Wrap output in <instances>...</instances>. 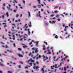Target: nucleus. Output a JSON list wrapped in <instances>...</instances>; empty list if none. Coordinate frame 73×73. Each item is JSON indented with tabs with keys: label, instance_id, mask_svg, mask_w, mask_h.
Masks as SVG:
<instances>
[{
	"label": "nucleus",
	"instance_id": "obj_1",
	"mask_svg": "<svg viewBox=\"0 0 73 73\" xmlns=\"http://www.w3.org/2000/svg\"><path fill=\"white\" fill-rule=\"evenodd\" d=\"M33 68L34 69H36L37 71L39 70V69H38V68H39V67L37 66H34L33 67Z\"/></svg>",
	"mask_w": 73,
	"mask_h": 73
},
{
	"label": "nucleus",
	"instance_id": "obj_2",
	"mask_svg": "<svg viewBox=\"0 0 73 73\" xmlns=\"http://www.w3.org/2000/svg\"><path fill=\"white\" fill-rule=\"evenodd\" d=\"M56 58V56H54V58H54V61H58V58H57L56 59V60H55V58Z\"/></svg>",
	"mask_w": 73,
	"mask_h": 73
},
{
	"label": "nucleus",
	"instance_id": "obj_3",
	"mask_svg": "<svg viewBox=\"0 0 73 73\" xmlns=\"http://www.w3.org/2000/svg\"><path fill=\"white\" fill-rule=\"evenodd\" d=\"M23 46V48H27L28 47V46H27L26 45L24 44H22Z\"/></svg>",
	"mask_w": 73,
	"mask_h": 73
},
{
	"label": "nucleus",
	"instance_id": "obj_4",
	"mask_svg": "<svg viewBox=\"0 0 73 73\" xmlns=\"http://www.w3.org/2000/svg\"><path fill=\"white\" fill-rule=\"evenodd\" d=\"M18 56H19V57H23V55L20 54H18Z\"/></svg>",
	"mask_w": 73,
	"mask_h": 73
},
{
	"label": "nucleus",
	"instance_id": "obj_5",
	"mask_svg": "<svg viewBox=\"0 0 73 73\" xmlns=\"http://www.w3.org/2000/svg\"><path fill=\"white\" fill-rule=\"evenodd\" d=\"M36 16H37V17H38V16H39V17H41V15L40 14H39V15L38 14H36Z\"/></svg>",
	"mask_w": 73,
	"mask_h": 73
},
{
	"label": "nucleus",
	"instance_id": "obj_6",
	"mask_svg": "<svg viewBox=\"0 0 73 73\" xmlns=\"http://www.w3.org/2000/svg\"><path fill=\"white\" fill-rule=\"evenodd\" d=\"M37 49H38V48H36L35 49V53H38V50H37Z\"/></svg>",
	"mask_w": 73,
	"mask_h": 73
},
{
	"label": "nucleus",
	"instance_id": "obj_7",
	"mask_svg": "<svg viewBox=\"0 0 73 73\" xmlns=\"http://www.w3.org/2000/svg\"><path fill=\"white\" fill-rule=\"evenodd\" d=\"M9 48V47L7 45H5V48Z\"/></svg>",
	"mask_w": 73,
	"mask_h": 73
},
{
	"label": "nucleus",
	"instance_id": "obj_8",
	"mask_svg": "<svg viewBox=\"0 0 73 73\" xmlns=\"http://www.w3.org/2000/svg\"><path fill=\"white\" fill-rule=\"evenodd\" d=\"M28 13H29V17H31V13L29 11L28 12Z\"/></svg>",
	"mask_w": 73,
	"mask_h": 73
},
{
	"label": "nucleus",
	"instance_id": "obj_9",
	"mask_svg": "<svg viewBox=\"0 0 73 73\" xmlns=\"http://www.w3.org/2000/svg\"><path fill=\"white\" fill-rule=\"evenodd\" d=\"M45 45H44L43 46V50H45Z\"/></svg>",
	"mask_w": 73,
	"mask_h": 73
},
{
	"label": "nucleus",
	"instance_id": "obj_10",
	"mask_svg": "<svg viewBox=\"0 0 73 73\" xmlns=\"http://www.w3.org/2000/svg\"><path fill=\"white\" fill-rule=\"evenodd\" d=\"M13 3L15 4V3H17V2L16 1V0H14V1L13 2Z\"/></svg>",
	"mask_w": 73,
	"mask_h": 73
},
{
	"label": "nucleus",
	"instance_id": "obj_11",
	"mask_svg": "<svg viewBox=\"0 0 73 73\" xmlns=\"http://www.w3.org/2000/svg\"><path fill=\"white\" fill-rule=\"evenodd\" d=\"M41 70L42 71V72H44V69L43 68H42L41 69Z\"/></svg>",
	"mask_w": 73,
	"mask_h": 73
},
{
	"label": "nucleus",
	"instance_id": "obj_12",
	"mask_svg": "<svg viewBox=\"0 0 73 73\" xmlns=\"http://www.w3.org/2000/svg\"><path fill=\"white\" fill-rule=\"evenodd\" d=\"M6 14L7 17H9V15H8V12L6 13Z\"/></svg>",
	"mask_w": 73,
	"mask_h": 73
},
{
	"label": "nucleus",
	"instance_id": "obj_13",
	"mask_svg": "<svg viewBox=\"0 0 73 73\" xmlns=\"http://www.w3.org/2000/svg\"><path fill=\"white\" fill-rule=\"evenodd\" d=\"M18 50H19V51H21V50H22V49H21V48H18Z\"/></svg>",
	"mask_w": 73,
	"mask_h": 73
},
{
	"label": "nucleus",
	"instance_id": "obj_14",
	"mask_svg": "<svg viewBox=\"0 0 73 73\" xmlns=\"http://www.w3.org/2000/svg\"><path fill=\"white\" fill-rule=\"evenodd\" d=\"M47 54H51V52H50V51L48 52L47 53Z\"/></svg>",
	"mask_w": 73,
	"mask_h": 73
},
{
	"label": "nucleus",
	"instance_id": "obj_15",
	"mask_svg": "<svg viewBox=\"0 0 73 73\" xmlns=\"http://www.w3.org/2000/svg\"><path fill=\"white\" fill-rule=\"evenodd\" d=\"M7 9H8V10H9V9H10L11 8H10V7L7 6Z\"/></svg>",
	"mask_w": 73,
	"mask_h": 73
},
{
	"label": "nucleus",
	"instance_id": "obj_16",
	"mask_svg": "<svg viewBox=\"0 0 73 73\" xmlns=\"http://www.w3.org/2000/svg\"><path fill=\"white\" fill-rule=\"evenodd\" d=\"M54 12L55 13H57V12H58V11H57V10H56L54 11Z\"/></svg>",
	"mask_w": 73,
	"mask_h": 73
},
{
	"label": "nucleus",
	"instance_id": "obj_17",
	"mask_svg": "<svg viewBox=\"0 0 73 73\" xmlns=\"http://www.w3.org/2000/svg\"><path fill=\"white\" fill-rule=\"evenodd\" d=\"M0 65H1V66H4V65L2 64H1V62H0Z\"/></svg>",
	"mask_w": 73,
	"mask_h": 73
},
{
	"label": "nucleus",
	"instance_id": "obj_18",
	"mask_svg": "<svg viewBox=\"0 0 73 73\" xmlns=\"http://www.w3.org/2000/svg\"><path fill=\"white\" fill-rule=\"evenodd\" d=\"M44 43H45L46 45H48L47 42L44 41Z\"/></svg>",
	"mask_w": 73,
	"mask_h": 73
},
{
	"label": "nucleus",
	"instance_id": "obj_19",
	"mask_svg": "<svg viewBox=\"0 0 73 73\" xmlns=\"http://www.w3.org/2000/svg\"><path fill=\"white\" fill-rule=\"evenodd\" d=\"M65 58H64V59L62 58V59L61 60V61H63V60H65Z\"/></svg>",
	"mask_w": 73,
	"mask_h": 73
},
{
	"label": "nucleus",
	"instance_id": "obj_20",
	"mask_svg": "<svg viewBox=\"0 0 73 73\" xmlns=\"http://www.w3.org/2000/svg\"><path fill=\"white\" fill-rule=\"evenodd\" d=\"M23 3H24V4H25V1H24V0H23Z\"/></svg>",
	"mask_w": 73,
	"mask_h": 73
},
{
	"label": "nucleus",
	"instance_id": "obj_21",
	"mask_svg": "<svg viewBox=\"0 0 73 73\" xmlns=\"http://www.w3.org/2000/svg\"><path fill=\"white\" fill-rule=\"evenodd\" d=\"M32 54V53H31V52H30V54H29V56H31Z\"/></svg>",
	"mask_w": 73,
	"mask_h": 73
},
{
	"label": "nucleus",
	"instance_id": "obj_22",
	"mask_svg": "<svg viewBox=\"0 0 73 73\" xmlns=\"http://www.w3.org/2000/svg\"><path fill=\"white\" fill-rule=\"evenodd\" d=\"M64 70L65 71L66 70V67H64Z\"/></svg>",
	"mask_w": 73,
	"mask_h": 73
},
{
	"label": "nucleus",
	"instance_id": "obj_23",
	"mask_svg": "<svg viewBox=\"0 0 73 73\" xmlns=\"http://www.w3.org/2000/svg\"><path fill=\"white\" fill-rule=\"evenodd\" d=\"M55 38H58V36L57 35H56Z\"/></svg>",
	"mask_w": 73,
	"mask_h": 73
},
{
	"label": "nucleus",
	"instance_id": "obj_24",
	"mask_svg": "<svg viewBox=\"0 0 73 73\" xmlns=\"http://www.w3.org/2000/svg\"><path fill=\"white\" fill-rule=\"evenodd\" d=\"M8 73H12V72H11V71H8Z\"/></svg>",
	"mask_w": 73,
	"mask_h": 73
},
{
	"label": "nucleus",
	"instance_id": "obj_25",
	"mask_svg": "<svg viewBox=\"0 0 73 73\" xmlns=\"http://www.w3.org/2000/svg\"><path fill=\"white\" fill-rule=\"evenodd\" d=\"M30 64V66H32V63H29Z\"/></svg>",
	"mask_w": 73,
	"mask_h": 73
},
{
	"label": "nucleus",
	"instance_id": "obj_26",
	"mask_svg": "<svg viewBox=\"0 0 73 73\" xmlns=\"http://www.w3.org/2000/svg\"><path fill=\"white\" fill-rule=\"evenodd\" d=\"M38 1V3L39 4H40V0H37Z\"/></svg>",
	"mask_w": 73,
	"mask_h": 73
},
{
	"label": "nucleus",
	"instance_id": "obj_27",
	"mask_svg": "<svg viewBox=\"0 0 73 73\" xmlns=\"http://www.w3.org/2000/svg\"><path fill=\"white\" fill-rule=\"evenodd\" d=\"M58 7V6H56L54 8V9H55V8H57V7Z\"/></svg>",
	"mask_w": 73,
	"mask_h": 73
},
{
	"label": "nucleus",
	"instance_id": "obj_28",
	"mask_svg": "<svg viewBox=\"0 0 73 73\" xmlns=\"http://www.w3.org/2000/svg\"><path fill=\"white\" fill-rule=\"evenodd\" d=\"M59 16H60V15H56V17H59Z\"/></svg>",
	"mask_w": 73,
	"mask_h": 73
},
{
	"label": "nucleus",
	"instance_id": "obj_29",
	"mask_svg": "<svg viewBox=\"0 0 73 73\" xmlns=\"http://www.w3.org/2000/svg\"><path fill=\"white\" fill-rule=\"evenodd\" d=\"M13 45L14 47H15V48L16 47V44H15V43H14L13 44Z\"/></svg>",
	"mask_w": 73,
	"mask_h": 73
},
{
	"label": "nucleus",
	"instance_id": "obj_30",
	"mask_svg": "<svg viewBox=\"0 0 73 73\" xmlns=\"http://www.w3.org/2000/svg\"><path fill=\"white\" fill-rule=\"evenodd\" d=\"M28 35H30V33H31V32L29 31H28Z\"/></svg>",
	"mask_w": 73,
	"mask_h": 73
},
{
	"label": "nucleus",
	"instance_id": "obj_31",
	"mask_svg": "<svg viewBox=\"0 0 73 73\" xmlns=\"http://www.w3.org/2000/svg\"><path fill=\"white\" fill-rule=\"evenodd\" d=\"M48 58L47 57H46V58L45 59H44V61H45V60H46V59H48Z\"/></svg>",
	"mask_w": 73,
	"mask_h": 73
},
{
	"label": "nucleus",
	"instance_id": "obj_32",
	"mask_svg": "<svg viewBox=\"0 0 73 73\" xmlns=\"http://www.w3.org/2000/svg\"><path fill=\"white\" fill-rule=\"evenodd\" d=\"M49 23H50V24H53V23L52 22H51V21H49Z\"/></svg>",
	"mask_w": 73,
	"mask_h": 73
},
{
	"label": "nucleus",
	"instance_id": "obj_33",
	"mask_svg": "<svg viewBox=\"0 0 73 73\" xmlns=\"http://www.w3.org/2000/svg\"><path fill=\"white\" fill-rule=\"evenodd\" d=\"M37 6L39 8H40L41 7V5H38Z\"/></svg>",
	"mask_w": 73,
	"mask_h": 73
},
{
	"label": "nucleus",
	"instance_id": "obj_34",
	"mask_svg": "<svg viewBox=\"0 0 73 73\" xmlns=\"http://www.w3.org/2000/svg\"><path fill=\"white\" fill-rule=\"evenodd\" d=\"M52 23L54 24H55V23H56V21H52Z\"/></svg>",
	"mask_w": 73,
	"mask_h": 73
},
{
	"label": "nucleus",
	"instance_id": "obj_35",
	"mask_svg": "<svg viewBox=\"0 0 73 73\" xmlns=\"http://www.w3.org/2000/svg\"><path fill=\"white\" fill-rule=\"evenodd\" d=\"M3 8V10H5V7H2Z\"/></svg>",
	"mask_w": 73,
	"mask_h": 73
},
{
	"label": "nucleus",
	"instance_id": "obj_36",
	"mask_svg": "<svg viewBox=\"0 0 73 73\" xmlns=\"http://www.w3.org/2000/svg\"><path fill=\"white\" fill-rule=\"evenodd\" d=\"M32 50H35V48H32Z\"/></svg>",
	"mask_w": 73,
	"mask_h": 73
},
{
	"label": "nucleus",
	"instance_id": "obj_37",
	"mask_svg": "<svg viewBox=\"0 0 73 73\" xmlns=\"http://www.w3.org/2000/svg\"><path fill=\"white\" fill-rule=\"evenodd\" d=\"M2 19H4V15H3L2 16Z\"/></svg>",
	"mask_w": 73,
	"mask_h": 73
},
{
	"label": "nucleus",
	"instance_id": "obj_38",
	"mask_svg": "<svg viewBox=\"0 0 73 73\" xmlns=\"http://www.w3.org/2000/svg\"><path fill=\"white\" fill-rule=\"evenodd\" d=\"M7 27V25H5L4 26V28H5V27Z\"/></svg>",
	"mask_w": 73,
	"mask_h": 73
},
{
	"label": "nucleus",
	"instance_id": "obj_39",
	"mask_svg": "<svg viewBox=\"0 0 73 73\" xmlns=\"http://www.w3.org/2000/svg\"><path fill=\"white\" fill-rule=\"evenodd\" d=\"M54 16V15L53 14L52 15H50L51 17H53V16Z\"/></svg>",
	"mask_w": 73,
	"mask_h": 73
},
{
	"label": "nucleus",
	"instance_id": "obj_40",
	"mask_svg": "<svg viewBox=\"0 0 73 73\" xmlns=\"http://www.w3.org/2000/svg\"><path fill=\"white\" fill-rule=\"evenodd\" d=\"M62 64H64V62H63L62 63V62H61L60 63V65H62Z\"/></svg>",
	"mask_w": 73,
	"mask_h": 73
},
{
	"label": "nucleus",
	"instance_id": "obj_41",
	"mask_svg": "<svg viewBox=\"0 0 73 73\" xmlns=\"http://www.w3.org/2000/svg\"><path fill=\"white\" fill-rule=\"evenodd\" d=\"M3 25H4L5 24V25H6L7 24L5 23H2Z\"/></svg>",
	"mask_w": 73,
	"mask_h": 73
},
{
	"label": "nucleus",
	"instance_id": "obj_42",
	"mask_svg": "<svg viewBox=\"0 0 73 73\" xmlns=\"http://www.w3.org/2000/svg\"><path fill=\"white\" fill-rule=\"evenodd\" d=\"M25 69H28V67L27 66H26L25 68Z\"/></svg>",
	"mask_w": 73,
	"mask_h": 73
},
{
	"label": "nucleus",
	"instance_id": "obj_43",
	"mask_svg": "<svg viewBox=\"0 0 73 73\" xmlns=\"http://www.w3.org/2000/svg\"><path fill=\"white\" fill-rule=\"evenodd\" d=\"M65 28V29L64 30V31H66V29Z\"/></svg>",
	"mask_w": 73,
	"mask_h": 73
},
{
	"label": "nucleus",
	"instance_id": "obj_44",
	"mask_svg": "<svg viewBox=\"0 0 73 73\" xmlns=\"http://www.w3.org/2000/svg\"><path fill=\"white\" fill-rule=\"evenodd\" d=\"M18 66L19 68H21V65H19Z\"/></svg>",
	"mask_w": 73,
	"mask_h": 73
},
{
	"label": "nucleus",
	"instance_id": "obj_45",
	"mask_svg": "<svg viewBox=\"0 0 73 73\" xmlns=\"http://www.w3.org/2000/svg\"><path fill=\"white\" fill-rule=\"evenodd\" d=\"M16 11H17V9H16V10H14L13 11L15 12H16Z\"/></svg>",
	"mask_w": 73,
	"mask_h": 73
},
{
	"label": "nucleus",
	"instance_id": "obj_46",
	"mask_svg": "<svg viewBox=\"0 0 73 73\" xmlns=\"http://www.w3.org/2000/svg\"><path fill=\"white\" fill-rule=\"evenodd\" d=\"M3 6H5L6 5H5V3H4L3 4Z\"/></svg>",
	"mask_w": 73,
	"mask_h": 73
},
{
	"label": "nucleus",
	"instance_id": "obj_47",
	"mask_svg": "<svg viewBox=\"0 0 73 73\" xmlns=\"http://www.w3.org/2000/svg\"><path fill=\"white\" fill-rule=\"evenodd\" d=\"M55 68H57V64H56L55 65Z\"/></svg>",
	"mask_w": 73,
	"mask_h": 73
},
{
	"label": "nucleus",
	"instance_id": "obj_48",
	"mask_svg": "<svg viewBox=\"0 0 73 73\" xmlns=\"http://www.w3.org/2000/svg\"><path fill=\"white\" fill-rule=\"evenodd\" d=\"M2 38L3 39H4V35H3L2 36Z\"/></svg>",
	"mask_w": 73,
	"mask_h": 73
},
{
	"label": "nucleus",
	"instance_id": "obj_49",
	"mask_svg": "<svg viewBox=\"0 0 73 73\" xmlns=\"http://www.w3.org/2000/svg\"><path fill=\"white\" fill-rule=\"evenodd\" d=\"M27 25V24H25V25L24 26V28H25V27Z\"/></svg>",
	"mask_w": 73,
	"mask_h": 73
},
{
	"label": "nucleus",
	"instance_id": "obj_50",
	"mask_svg": "<svg viewBox=\"0 0 73 73\" xmlns=\"http://www.w3.org/2000/svg\"><path fill=\"white\" fill-rule=\"evenodd\" d=\"M31 62H34V60H31Z\"/></svg>",
	"mask_w": 73,
	"mask_h": 73
},
{
	"label": "nucleus",
	"instance_id": "obj_51",
	"mask_svg": "<svg viewBox=\"0 0 73 73\" xmlns=\"http://www.w3.org/2000/svg\"><path fill=\"white\" fill-rule=\"evenodd\" d=\"M2 47H3V48H5V46H2Z\"/></svg>",
	"mask_w": 73,
	"mask_h": 73
},
{
	"label": "nucleus",
	"instance_id": "obj_52",
	"mask_svg": "<svg viewBox=\"0 0 73 73\" xmlns=\"http://www.w3.org/2000/svg\"><path fill=\"white\" fill-rule=\"evenodd\" d=\"M19 15L17 14L16 15V17H19Z\"/></svg>",
	"mask_w": 73,
	"mask_h": 73
},
{
	"label": "nucleus",
	"instance_id": "obj_53",
	"mask_svg": "<svg viewBox=\"0 0 73 73\" xmlns=\"http://www.w3.org/2000/svg\"><path fill=\"white\" fill-rule=\"evenodd\" d=\"M0 60H1V61L2 62H4V61H3V60L1 59H0Z\"/></svg>",
	"mask_w": 73,
	"mask_h": 73
},
{
	"label": "nucleus",
	"instance_id": "obj_54",
	"mask_svg": "<svg viewBox=\"0 0 73 73\" xmlns=\"http://www.w3.org/2000/svg\"><path fill=\"white\" fill-rule=\"evenodd\" d=\"M57 20H58V21H60V20H61V19H57Z\"/></svg>",
	"mask_w": 73,
	"mask_h": 73
},
{
	"label": "nucleus",
	"instance_id": "obj_55",
	"mask_svg": "<svg viewBox=\"0 0 73 73\" xmlns=\"http://www.w3.org/2000/svg\"><path fill=\"white\" fill-rule=\"evenodd\" d=\"M32 44V42H31L29 43V45H31Z\"/></svg>",
	"mask_w": 73,
	"mask_h": 73
},
{
	"label": "nucleus",
	"instance_id": "obj_56",
	"mask_svg": "<svg viewBox=\"0 0 73 73\" xmlns=\"http://www.w3.org/2000/svg\"><path fill=\"white\" fill-rule=\"evenodd\" d=\"M9 10L11 11H12V9H9Z\"/></svg>",
	"mask_w": 73,
	"mask_h": 73
},
{
	"label": "nucleus",
	"instance_id": "obj_57",
	"mask_svg": "<svg viewBox=\"0 0 73 73\" xmlns=\"http://www.w3.org/2000/svg\"><path fill=\"white\" fill-rule=\"evenodd\" d=\"M60 15L61 16H63V17H64V15H63L62 14H61Z\"/></svg>",
	"mask_w": 73,
	"mask_h": 73
},
{
	"label": "nucleus",
	"instance_id": "obj_58",
	"mask_svg": "<svg viewBox=\"0 0 73 73\" xmlns=\"http://www.w3.org/2000/svg\"><path fill=\"white\" fill-rule=\"evenodd\" d=\"M19 37L20 38H21V35H19Z\"/></svg>",
	"mask_w": 73,
	"mask_h": 73
},
{
	"label": "nucleus",
	"instance_id": "obj_59",
	"mask_svg": "<svg viewBox=\"0 0 73 73\" xmlns=\"http://www.w3.org/2000/svg\"><path fill=\"white\" fill-rule=\"evenodd\" d=\"M23 39V38H21V39H20V41H21V40H22Z\"/></svg>",
	"mask_w": 73,
	"mask_h": 73
},
{
	"label": "nucleus",
	"instance_id": "obj_60",
	"mask_svg": "<svg viewBox=\"0 0 73 73\" xmlns=\"http://www.w3.org/2000/svg\"><path fill=\"white\" fill-rule=\"evenodd\" d=\"M30 25H32V23H31V22H30Z\"/></svg>",
	"mask_w": 73,
	"mask_h": 73
},
{
	"label": "nucleus",
	"instance_id": "obj_61",
	"mask_svg": "<svg viewBox=\"0 0 73 73\" xmlns=\"http://www.w3.org/2000/svg\"><path fill=\"white\" fill-rule=\"evenodd\" d=\"M43 68H45L46 67V66H45L44 65V66H43Z\"/></svg>",
	"mask_w": 73,
	"mask_h": 73
},
{
	"label": "nucleus",
	"instance_id": "obj_62",
	"mask_svg": "<svg viewBox=\"0 0 73 73\" xmlns=\"http://www.w3.org/2000/svg\"><path fill=\"white\" fill-rule=\"evenodd\" d=\"M31 47H32V46H33V44H32L31 45Z\"/></svg>",
	"mask_w": 73,
	"mask_h": 73
},
{
	"label": "nucleus",
	"instance_id": "obj_63",
	"mask_svg": "<svg viewBox=\"0 0 73 73\" xmlns=\"http://www.w3.org/2000/svg\"><path fill=\"white\" fill-rule=\"evenodd\" d=\"M47 51H45L44 52V53H45Z\"/></svg>",
	"mask_w": 73,
	"mask_h": 73
},
{
	"label": "nucleus",
	"instance_id": "obj_64",
	"mask_svg": "<svg viewBox=\"0 0 73 73\" xmlns=\"http://www.w3.org/2000/svg\"><path fill=\"white\" fill-rule=\"evenodd\" d=\"M67 57H68V56H66V57H65V58H67Z\"/></svg>",
	"mask_w": 73,
	"mask_h": 73
}]
</instances>
